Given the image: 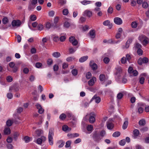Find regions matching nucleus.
<instances>
[{"label":"nucleus","instance_id":"nucleus-33","mask_svg":"<svg viewBox=\"0 0 149 149\" xmlns=\"http://www.w3.org/2000/svg\"><path fill=\"white\" fill-rule=\"evenodd\" d=\"M36 17L35 15H31L30 16V19L32 21H33L36 20Z\"/></svg>","mask_w":149,"mask_h":149},{"label":"nucleus","instance_id":"nucleus-30","mask_svg":"<svg viewBox=\"0 0 149 149\" xmlns=\"http://www.w3.org/2000/svg\"><path fill=\"white\" fill-rule=\"evenodd\" d=\"M62 13L64 15H66L68 14V10L67 9L65 8L63 10Z\"/></svg>","mask_w":149,"mask_h":149},{"label":"nucleus","instance_id":"nucleus-5","mask_svg":"<svg viewBox=\"0 0 149 149\" xmlns=\"http://www.w3.org/2000/svg\"><path fill=\"white\" fill-rule=\"evenodd\" d=\"M11 24L13 27H18L21 25V22L19 20H14L12 21Z\"/></svg>","mask_w":149,"mask_h":149},{"label":"nucleus","instance_id":"nucleus-8","mask_svg":"<svg viewBox=\"0 0 149 149\" xmlns=\"http://www.w3.org/2000/svg\"><path fill=\"white\" fill-rule=\"evenodd\" d=\"M84 15L88 17H90L93 15L92 11L88 10H86L83 13Z\"/></svg>","mask_w":149,"mask_h":149},{"label":"nucleus","instance_id":"nucleus-19","mask_svg":"<svg viewBox=\"0 0 149 149\" xmlns=\"http://www.w3.org/2000/svg\"><path fill=\"white\" fill-rule=\"evenodd\" d=\"M108 78H106L105 75L103 74H100L99 76V79L100 81H105Z\"/></svg>","mask_w":149,"mask_h":149},{"label":"nucleus","instance_id":"nucleus-48","mask_svg":"<svg viewBox=\"0 0 149 149\" xmlns=\"http://www.w3.org/2000/svg\"><path fill=\"white\" fill-rule=\"evenodd\" d=\"M42 64L41 63L37 62L36 63L35 66L37 68H40L42 66Z\"/></svg>","mask_w":149,"mask_h":149},{"label":"nucleus","instance_id":"nucleus-21","mask_svg":"<svg viewBox=\"0 0 149 149\" xmlns=\"http://www.w3.org/2000/svg\"><path fill=\"white\" fill-rule=\"evenodd\" d=\"M133 133L134 136L136 137L139 135V132L138 130L135 129L133 131Z\"/></svg>","mask_w":149,"mask_h":149},{"label":"nucleus","instance_id":"nucleus-56","mask_svg":"<svg viewBox=\"0 0 149 149\" xmlns=\"http://www.w3.org/2000/svg\"><path fill=\"white\" fill-rule=\"evenodd\" d=\"M86 20V18L83 17H81L80 19V21L81 23H83Z\"/></svg>","mask_w":149,"mask_h":149},{"label":"nucleus","instance_id":"nucleus-41","mask_svg":"<svg viewBox=\"0 0 149 149\" xmlns=\"http://www.w3.org/2000/svg\"><path fill=\"white\" fill-rule=\"evenodd\" d=\"M53 62V60L51 58H49L47 60V64L50 65L52 64Z\"/></svg>","mask_w":149,"mask_h":149},{"label":"nucleus","instance_id":"nucleus-32","mask_svg":"<svg viewBox=\"0 0 149 149\" xmlns=\"http://www.w3.org/2000/svg\"><path fill=\"white\" fill-rule=\"evenodd\" d=\"M66 117V115L65 114L63 113L61 114L59 116L60 119L62 120H64Z\"/></svg>","mask_w":149,"mask_h":149},{"label":"nucleus","instance_id":"nucleus-6","mask_svg":"<svg viewBox=\"0 0 149 149\" xmlns=\"http://www.w3.org/2000/svg\"><path fill=\"white\" fill-rule=\"evenodd\" d=\"M140 37L143 38L142 42L143 45L145 46L148 43L149 40L147 37L144 36H141Z\"/></svg>","mask_w":149,"mask_h":149},{"label":"nucleus","instance_id":"nucleus-10","mask_svg":"<svg viewBox=\"0 0 149 149\" xmlns=\"http://www.w3.org/2000/svg\"><path fill=\"white\" fill-rule=\"evenodd\" d=\"M90 65L93 70L97 69V65L93 61H91L90 63Z\"/></svg>","mask_w":149,"mask_h":149},{"label":"nucleus","instance_id":"nucleus-51","mask_svg":"<svg viewBox=\"0 0 149 149\" xmlns=\"http://www.w3.org/2000/svg\"><path fill=\"white\" fill-rule=\"evenodd\" d=\"M91 74L90 72H87L86 75V77L88 79H89L91 77Z\"/></svg>","mask_w":149,"mask_h":149},{"label":"nucleus","instance_id":"nucleus-64","mask_svg":"<svg viewBox=\"0 0 149 149\" xmlns=\"http://www.w3.org/2000/svg\"><path fill=\"white\" fill-rule=\"evenodd\" d=\"M7 148L8 149H13V147L10 144H9L7 145Z\"/></svg>","mask_w":149,"mask_h":149},{"label":"nucleus","instance_id":"nucleus-54","mask_svg":"<svg viewBox=\"0 0 149 149\" xmlns=\"http://www.w3.org/2000/svg\"><path fill=\"white\" fill-rule=\"evenodd\" d=\"M104 62L106 64L109 63V59L108 57H105L103 59Z\"/></svg>","mask_w":149,"mask_h":149},{"label":"nucleus","instance_id":"nucleus-43","mask_svg":"<svg viewBox=\"0 0 149 149\" xmlns=\"http://www.w3.org/2000/svg\"><path fill=\"white\" fill-rule=\"evenodd\" d=\"M19 134L17 132H15L14 133V138L16 140L17 139V137L19 136Z\"/></svg>","mask_w":149,"mask_h":149},{"label":"nucleus","instance_id":"nucleus-38","mask_svg":"<svg viewBox=\"0 0 149 149\" xmlns=\"http://www.w3.org/2000/svg\"><path fill=\"white\" fill-rule=\"evenodd\" d=\"M51 26V24L49 22H47L46 23L45 25L46 28L48 29H49Z\"/></svg>","mask_w":149,"mask_h":149},{"label":"nucleus","instance_id":"nucleus-4","mask_svg":"<svg viewBox=\"0 0 149 149\" xmlns=\"http://www.w3.org/2000/svg\"><path fill=\"white\" fill-rule=\"evenodd\" d=\"M148 59L146 57L143 58H139L138 61V63L139 65H141L143 63H146L148 62Z\"/></svg>","mask_w":149,"mask_h":149},{"label":"nucleus","instance_id":"nucleus-40","mask_svg":"<svg viewBox=\"0 0 149 149\" xmlns=\"http://www.w3.org/2000/svg\"><path fill=\"white\" fill-rule=\"evenodd\" d=\"M146 122L144 120H141L139 122V124L140 125L143 126L145 125Z\"/></svg>","mask_w":149,"mask_h":149},{"label":"nucleus","instance_id":"nucleus-1","mask_svg":"<svg viewBox=\"0 0 149 149\" xmlns=\"http://www.w3.org/2000/svg\"><path fill=\"white\" fill-rule=\"evenodd\" d=\"M54 136L53 129L50 128L49 129L48 135V140L49 144L51 145H52L53 144V137Z\"/></svg>","mask_w":149,"mask_h":149},{"label":"nucleus","instance_id":"nucleus-24","mask_svg":"<svg viewBox=\"0 0 149 149\" xmlns=\"http://www.w3.org/2000/svg\"><path fill=\"white\" fill-rule=\"evenodd\" d=\"M111 82L110 80H108V78L105 80V81H104L103 83V84H104L105 86H107L108 85H109L111 84Z\"/></svg>","mask_w":149,"mask_h":149},{"label":"nucleus","instance_id":"nucleus-17","mask_svg":"<svg viewBox=\"0 0 149 149\" xmlns=\"http://www.w3.org/2000/svg\"><path fill=\"white\" fill-rule=\"evenodd\" d=\"M14 89L15 91H17L19 90V86L17 85H15L13 87H11L10 88L9 91L11 92V90Z\"/></svg>","mask_w":149,"mask_h":149},{"label":"nucleus","instance_id":"nucleus-13","mask_svg":"<svg viewBox=\"0 0 149 149\" xmlns=\"http://www.w3.org/2000/svg\"><path fill=\"white\" fill-rule=\"evenodd\" d=\"M103 24L105 26H108L109 27L110 29L112 27V24L110 23V21L109 20H106L104 21L103 23Z\"/></svg>","mask_w":149,"mask_h":149},{"label":"nucleus","instance_id":"nucleus-50","mask_svg":"<svg viewBox=\"0 0 149 149\" xmlns=\"http://www.w3.org/2000/svg\"><path fill=\"white\" fill-rule=\"evenodd\" d=\"M7 97L9 99H11L13 98V95L11 93H8L7 94Z\"/></svg>","mask_w":149,"mask_h":149},{"label":"nucleus","instance_id":"nucleus-15","mask_svg":"<svg viewBox=\"0 0 149 149\" xmlns=\"http://www.w3.org/2000/svg\"><path fill=\"white\" fill-rule=\"evenodd\" d=\"M62 129L63 131L66 132H68L71 130V128L68 127L67 125H65L63 126Z\"/></svg>","mask_w":149,"mask_h":149},{"label":"nucleus","instance_id":"nucleus-49","mask_svg":"<svg viewBox=\"0 0 149 149\" xmlns=\"http://www.w3.org/2000/svg\"><path fill=\"white\" fill-rule=\"evenodd\" d=\"M38 30L41 31L43 29V25L41 24H39L37 26Z\"/></svg>","mask_w":149,"mask_h":149},{"label":"nucleus","instance_id":"nucleus-22","mask_svg":"<svg viewBox=\"0 0 149 149\" xmlns=\"http://www.w3.org/2000/svg\"><path fill=\"white\" fill-rule=\"evenodd\" d=\"M24 140L26 143H27L31 140V138L28 136H26L24 138Z\"/></svg>","mask_w":149,"mask_h":149},{"label":"nucleus","instance_id":"nucleus-23","mask_svg":"<svg viewBox=\"0 0 149 149\" xmlns=\"http://www.w3.org/2000/svg\"><path fill=\"white\" fill-rule=\"evenodd\" d=\"M52 55L54 57L57 58L60 56L61 54L59 52H54L52 54Z\"/></svg>","mask_w":149,"mask_h":149},{"label":"nucleus","instance_id":"nucleus-37","mask_svg":"<svg viewBox=\"0 0 149 149\" xmlns=\"http://www.w3.org/2000/svg\"><path fill=\"white\" fill-rule=\"evenodd\" d=\"M126 143V141L125 139H123L120 141L119 142V144L122 146H124Z\"/></svg>","mask_w":149,"mask_h":149},{"label":"nucleus","instance_id":"nucleus-44","mask_svg":"<svg viewBox=\"0 0 149 149\" xmlns=\"http://www.w3.org/2000/svg\"><path fill=\"white\" fill-rule=\"evenodd\" d=\"M71 142L70 141H67L66 143V144L65 146V148H68L70 147L71 145Z\"/></svg>","mask_w":149,"mask_h":149},{"label":"nucleus","instance_id":"nucleus-42","mask_svg":"<svg viewBox=\"0 0 149 149\" xmlns=\"http://www.w3.org/2000/svg\"><path fill=\"white\" fill-rule=\"evenodd\" d=\"M148 3L146 2H143V3L142 6L143 7L146 8L148 7Z\"/></svg>","mask_w":149,"mask_h":149},{"label":"nucleus","instance_id":"nucleus-31","mask_svg":"<svg viewBox=\"0 0 149 149\" xmlns=\"http://www.w3.org/2000/svg\"><path fill=\"white\" fill-rule=\"evenodd\" d=\"M91 1H84L81 2V3L82 4L86 5L87 4L90 3Z\"/></svg>","mask_w":149,"mask_h":149},{"label":"nucleus","instance_id":"nucleus-18","mask_svg":"<svg viewBox=\"0 0 149 149\" xmlns=\"http://www.w3.org/2000/svg\"><path fill=\"white\" fill-rule=\"evenodd\" d=\"M89 35L91 38H94L95 37V31L94 30H91L90 31Z\"/></svg>","mask_w":149,"mask_h":149},{"label":"nucleus","instance_id":"nucleus-26","mask_svg":"<svg viewBox=\"0 0 149 149\" xmlns=\"http://www.w3.org/2000/svg\"><path fill=\"white\" fill-rule=\"evenodd\" d=\"M8 22V20L7 17H5L2 19V22L3 24H6Z\"/></svg>","mask_w":149,"mask_h":149},{"label":"nucleus","instance_id":"nucleus-57","mask_svg":"<svg viewBox=\"0 0 149 149\" xmlns=\"http://www.w3.org/2000/svg\"><path fill=\"white\" fill-rule=\"evenodd\" d=\"M29 71V69L28 68H24L23 70V72L25 74L28 73Z\"/></svg>","mask_w":149,"mask_h":149},{"label":"nucleus","instance_id":"nucleus-28","mask_svg":"<svg viewBox=\"0 0 149 149\" xmlns=\"http://www.w3.org/2000/svg\"><path fill=\"white\" fill-rule=\"evenodd\" d=\"M36 133L37 135L39 136L43 133V131L40 130H38L36 131Z\"/></svg>","mask_w":149,"mask_h":149},{"label":"nucleus","instance_id":"nucleus-47","mask_svg":"<svg viewBox=\"0 0 149 149\" xmlns=\"http://www.w3.org/2000/svg\"><path fill=\"white\" fill-rule=\"evenodd\" d=\"M107 11L108 13L111 14L113 12V8L111 7L110 6L108 8Z\"/></svg>","mask_w":149,"mask_h":149},{"label":"nucleus","instance_id":"nucleus-60","mask_svg":"<svg viewBox=\"0 0 149 149\" xmlns=\"http://www.w3.org/2000/svg\"><path fill=\"white\" fill-rule=\"evenodd\" d=\"M58 66L57 65H55L53 66L54 70L55 71H57L58 70Z\"/></svg>","mask_w":149,"mask_h":149},{"label":"nucleus","instance_id":"nucleus-7","mask_svg":"<svg viewBox=\"0 0 149 149\" xmlns=\"http://www.w3.org/2000/svg\"><path fill=\"white\" fill-rule=\"evenodd\" d=\"M113 20L114 23L117 25H121L123 23L122 19L119 17H117L114 18Z\"/></svg>","mask_w":149,"mask_h":149},{"label":"nucleus","instance_id":"nucleus-36","mask_svg":"<svg viewBox=\"0 0 149 149\" xmlns=\"http://www.w3.org/2000/svg\"><path fill=\"white\" fill-rule=\"evenodd\" d=\"M93 129V126L92 125H89L87 127V130L88 131H91Z\"/></svg>","mask_w":149,"mask_h":149},{"label":"nucleus","instance_id":"nucleus-63","mask_svg":"<svg viewBox=\"0 0 149 149\" xmlns=\"http://www.w3.org/2000/svg\"><path fill=\"white\" fill-rule=\"evenodd\" d=\"M12 141V138L10 137H8L6 139L7 142L9 143H11Z\"/></svg>","mask_w":149,"mask_h":149},{"label":"nucleus","instance_id":"nucleus-61","mask_svg":"<svg viewBox=\"0 0 149 149\" xmlns=\"http://www.w3.org/2000/svg\"><path fill=\"white\" fill-rule=\"evenodd\" d=\"M69 51L70 53L72 54L74 53L76 51V49H74L73 48H70L69 49Z\"/></svg>","mask_w":149,"mask_h":149},{"label":"nucleus","instance_id":"nucleus-53","mask_svg":"<svg viewBox=\"0 0 149 149\" xmlns=\"http://www.w3.org/2000/svg\"><path fill=\"white\" fill-rule=\"evenodd\" d=\"M9 65L10 67L12 68H13L15 66V63L13 62H10V63L9 64Z\"/></svg>","mask_w":149,"mask_h":149},{"label":"nucleus","instance_id":"nucleus-3","mask_svg":"<svg viewBox=\"0 0 149 149\" xmlns=\"http://www.w3.org/2000/svg\"><path fill=\"white\" fill-rule=\"evenodd\" d=\"M93 137L94 141L96 142H99L101 139L100 136L97 131L93 132Z\"/></svg>","mask_w":149,"mask_h":149},{"label":"nucleus","instance_id":"nucleus-46","mask_svg":"<svg viewBox=\"0 0 149 149\" xmlns=\"http://www.w3.org/2000/svg\"><path fill=\"white\" fill-rule=\"evenodd\" d=\"M145 79L143 77H141L139 79V82L141 84H144Z\"/></svg>","mask_w":149,"mask_h":149},{"label":"nucleus","instance_id":"nucleus-39","mask_svg":"<svg viewBox=\"0 0 149 149\" xmlns=\"http://www.w3.org/2000/svg\"><path fill=\"white\" fill-rule=\"evenodd\" d=\"M137 53L139 56H141L143 53V51L141 49H138L137 51Z\"/></svg>","mask_w":149,"mask_h":149},{"label":"nucleus","instance_id":"nucleus-14","mask_svg":"<svg viewBox=\"0 0 149 149\" xmlns=\"http://www.w3.org/2000/svg\"><path fill=\"white\" fill-rule=\"evenodd\" d=\"M96 78L94 77H93L91 79L88 81V84L89 86H93L95 83V81H96Z\"/></svg>","mask_w":149,"mask_h":149},{"label":"nucleus","instance_id":"nucleus-62","mask_svg":"<svg viewBox=\"0 0 149 149\" xmlns=\"http://www.w3.org/2000/svg\"><path fill=\"white\" fill-rule=\"evenodd\" d=\"M127 60L126 58L125 57H123L121 59V61L122 63L123 64H124L126 63V62L127 61Z\"/></svg>","mask_w":149,"mask_h":149},{"label":"nucleus","instance_id":"nucleus-34","mask_svg":"<svg viewBox=\"0 0 149 149\" xmlns=\"http://www.w3.org/2000/svg\"><path fill=\"white\" fill-rule=\"evenodd\" d=\"M137 23L135 22H132L131 24V26L133 28H136L137 26Z\"/></svg>","mask_w":149,"mask_h":149},{"label":"nucleus","instance_id":"nucleus-55","mask_svg":"<svg viewBox=\"0 0 149 149\" xmlns=\"http://www.w3.org/2000/svg\"><path fill=\"white\" fill-rule=\"evenodd\" d=\"M75 40V38L73 36H71L69 38V41L71 43L72 42L74 41V40Z\"/></svg>","mask_w":149,"mask_h":149},{"label":"nucleus","instance_id":"nucleus-35","mask_svg":"<svg viewBox=\"0 0 149 149\" xmlns=\"http://www.w3.org/2000/svg\"><path fill=\"white\" fill-rule=\"evenodd\" d=\"M13 124V122L11 120H8L6 122V124L8 126H11Z\"/></svg>","mask_w":149,"mask_h":149},{"label":"nucleus","instance_id":"nucleus-58","mask_svg":"<svg viewBox=\"0 0 149 149\" xmlns=\"http://www.w3.org/2000/svg\"><path fill=\"white\" fill-rule=\"evenodd\" d=\"M6 80L8 82H11L12 81L13 79L11 77L9 76L7 77Z\"/></svg>","mask_w":149,"mask_h":149},{"label":"nucleus","instance_id":"nucleus-12","mask_svg":"<svg viewBox=\"0 0 149 149\" xmlns=\"http://www.w3.org/2000/svg\"><path fill=\"white\" fill-rule=\"evenodd\" d=\"M93 100H95V102L96 103H99L101 101V98L96 95H95L91 99V101Z\"/></svg>","mask_w":149,"mask_h":149},{"label":"nucleus","instance_id":"nucleus-9","mask_svg":"<svg viewBox=\"0 0 149 149\" xmlns=\"http://www.w3.org/2000/svg\"><path fill=\"white\" fill-rule=\"evenodd\" d=\"M90 116L89 119V121L90 123H93L95 120V114L94 112H92L90 113Z\"/></svg>","mask_w":149,"mask_h":149},{"label":"nucleus","instance_id":"nucleus-29","mask_svg":"<svg viewBox=\"0 0 149 149\" xmlns=\"http://www.w3.org/2000/svg\"><path fill=\"white\" fill-rule=\"evenodd\" d=\"M120 132H116L113 134L112 136L114 137H117L120 135Z\"/></svg>","mask_w":149,"mask_h":149},{"label":"nucleus","instance_id":"nucleus-16","mask_svg":"<svg viewBox=\"0 0 149 149\" xmlns=\"http://www.w3.org/2000/svg\"><path fill=\"white\" fill-rule=\"evenodd\" d=\"M4 133L5 135L9 134L11 132V131L10 128L8 127H6L5 128L4 131Z\"/></svg>","mask_w":149,"mask_h":149},{"label":"nucleus","instance_id":"nucleus-45","mask_svg":"<svg viewBox=\"0 0 149 149\" xmlns=\"http://www.w3.org/2000/svg\"><path fill=\"white\" fill-rule=\"evenodd\" d=\"M55 12L53 10H51L48 13L50 17H53L54 15Z\"/></svg>","mask_w":149,"mask_h":149},{"label":"nucleus","instance_id":"nucleus-27","mask_svg":"<svg viewBox=\"0 0 149 149\" xmlns=\"http://www.w3.org/2000/svg\"><path fill=\"white\" fill-rule=\"evenodd\" d=\"M71 72L72 75L74 76H76L78 73L77 70L75 69H74L72 70Z\"/></svg>","mask_w":149,"mask_h":149},{"label":"nucleus","instance_id":"nucleus-25","mask_svg":"<svg viewBox=\"0 0 149 149\" xmlns=\"http://www.w3.org/2000/svg\"><path fill=\"white\" fill-rule=\"evenodd\" d=\"M128 121L127 120L125 121L124 122L122 126V128L123 129L125 130L127 128L128 125Z\"/></svg>","mask_w":149,"mask_h":149},{"label":"nucleus","instance_id":"nucleus-52","mask_svg":"<svg viewBox=\"0 0 149 149\" xmlns=\"http://www.w3.org/2000/svg\"><path fill=\"white\" fill-rule=\"evenodd\" d=\"M123 94L121 93H118L117 95V97L118 99H120L123 96Z\"/></svg>","mask_w":149,"mask_h":149},{"label":"nucleus","instance_id":"nucleus-20","mask_svg":"<svg viewBox=\"0 0 149 149\" xmlns=\"http://www.w3.org/2000/svg\"><path fill=\"white\" fill-rule=\"evenodd\" d=\"M88 58L87 56H84L81 57L79 60L80 62H83L86 61Z\"/></svg>","mask_w":149,"mask_h":149},{"label":"nucleus","instance_id":"nucleus-59","mask_svg":"<svg viewBox=\"0 0 149 149\" xmlns=\"http://www.w3.org/2000/svg\"><path fill=\"white\" fill-rule=\"evenodd\" d=\"M35 7V6L33 5L32 4L30 3L29 6V8L30 10H32L34 9Z\"/></svg>","mask_w":149,"mask_h":149},{"label":"nucleus","instance_id":"nucleus-2","mask_svg":"<svg viewBox=\"0 0 149 149\" xmlns=\"http://www.w3.org/2000/svg\"><path fill=\"white\" fill-rule=\"evenodd\" d=\"M113 122V120L110 118L107 122V127L109 130H111L114 127V125Z\"/></svg>","mask_w":149,"mask_h":149},{"label":"nucleus","instance_id":"nucleus-11","mask_svg":"<svg viewBox=\"0 0 149 149\" xmlns=\"http://www.w3.org/2000/svg\"><path fill=\"white\" fill-rule=\"evenodd\" d=\"M46 139V138L44 136H42L40 138L38 139L36 141L37 143L40 145L42 142L44 141Z\"/></svg>","mask_w":149,"mask_h":149}]
</instances>
